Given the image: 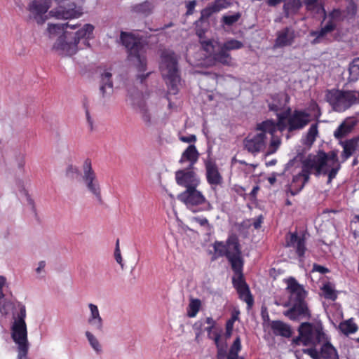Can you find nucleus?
<instances>
[{"label":"nucleus","mask_w":359,"mask_h":359,"mask_svg":"<svg viewBox=\"0 0 359 359\" xmlns=\"http://www.w3.org/2000/svg\"><path fill=\"white\" fill-rule=\"evenodd\" d=\"M47 29L53 36L62 33L54 43L53 48L60 55L71 56L77 52L80 40L88 41L92 38L94 26L85 24L80 27V25L67 22L48 24Z\"/></svg>","instance_id":"1"},{"label":"nucleus","mask_w":359,"mask_h":359,"mask_svg":"<svg viewBox=\"0 0 359 359\" xmlns=\"http://www.w3.org/2000/svg\"><path fill=\"white\" fill-rule=\"evenodd\" d=\"M297 332L298 336L292 339V346H316L323 342L320 351L322 358L324 359H339L338 351L330 341L321 322L302 323L297 328Z\"/></svg>","instance_id":"2"},{"label":"nucleus","mask_w":359,"mask_h":359,"mask_svg":"<svg viewBox=\"0 0 359 359\" xmlns=\"http://www.w3.org/2000/svg\"><path fill=\"white\" fill-rule=\"evenodd\" d=\"M226 257L234 273L232 277L233 286L236 290L239 298L246 302L249 307H252L254 299L243 275L244 261L238 238L236 236H230L226 240Z\"/></svg>","instance_id":"3"},{"label":"nucleus","mask_w":359,"mask_h":359,"mask_svg":"<svg viewBox=\"0 0 359 359\" xmlns=\"http://www.w3.org/2000/svg\"><path fill=\"white\" fill-rule=\"evenodd\" d=\"M277 122L273 120H266L262 122L261 128L266 129L269 134L280 132L287 130L289 133L296 130H300L304 128L311 121V115L304 110L294 109L291 112V109L277 114Z\"/></svg>","instance_id":"4"},{"label":"nucleus","mask_w":359,"mask_h":359,"mask_svg":"<svg viewBox=\"0 0 359 359\" xmlns=\"http://www.w3.org/2000/svg\"><path fill=\"white\" fill-rule=\"evenodd\" d=\"M286 290L290 295L292 306L283 312V315L290 320L297 321L301 319L309 320L311 313L305 301L306 292L303 286L299 284L293 277L285 280Z\"/></svg>","instance_id":"5"},{"label":"nucleus","mask_w":359,"mask_h":359,"mask_svg":"<svg viewBox=\"0 0 359 359\" xmlns=\"http://www.w3.org/2000/svg\"><path fill=\"white\" fill-rule=\"evenodd\" d=\"M120 39L125 46L128 53V60L135 62L140 72H143L147 68L145 57V46L140 36L129 32H121Z\"/></svg>","instance_id":"6"},{"label":"nucleus","mask_w":359,"mask_h":359,"mask_svg":"<svg viewBox=\"0 0 359 359\" xmlns=\"http://www.w3.org/2000/svg\"><path fill=\"white\" fill-rule=\"evenodd\" d=\"M159 69L168 88V93L176 95L179 91L180 76L177 67V60L174 52L163 50L161 55Z\"/></svg>","instance_id":"7"},{"label":"nucleus","mask_w":359,"mask_h":359,"mask_svg":"<svg viewBox=\"0 0 359 359\" xmlns=\"http://www.w3.org/2000/svg\"><path fill=\"white\" fill-rule=\"evenodd\" d=\"M356 13L357 8L354 4L347 7L346 10H341L339 8L333 9L328 14L329 20L324 27L320 30H312L310 32V36L315 37L311 41V44L316 45L320 43L323 38L336 29L337 22H342L345 20H349L353 19Z\"/></svg>","instance_id":"8"},{"label":"nucleus","mask_w":359,"mask_h":359,"mask_svg":"<svg viewBox=\"0 0 359 359\" xmlns=\"http://www.w3.org/2000/svg\"><path fill=\"white\" fill-rule=\"evenodd\" d=\"M57 6L50 11V15L57 19H71L83 13L85 0H55Z\"/></svg>","instance_id":"9"},{"label":"nucleus","mask_w":359,"mask_h":359,"mask_svg":"<svg viewBox=\"0 0 359 359\" xmlns=\"http://www.w3.org/2000/svg\"><path fill=\"white\" fill-rule=\"evenodd\" d=\"M261 124L262 123L257 125V132L249 133L243 140L244 149L254 156L264 150L266 146V134H269L268 130L261 128Z\"/></svg>","instance_id":"10"},{"label":"nucleus","mask_w":359,"mask_h":359,"mask_svg":"<svg viewBox=\"0 0 359 359\" xmlns=\"http://www.w3.org/2000/svg\"><path fill=\"white\" fill-rule=\"evenodd\" d=\"M203 49L212 55V59L224 65L229 66L232 62V57L227 50L218 41L214 40L201 41Z\"/></svg>","instance_id":"11"},{"label":"nucleus","mask_w":359,"mask_h":359,"mask_svg":"<svg viewBox=\"0 0 359 359\" xmlns=\"http://www.w3.org/2000/svg\"><path fill=\"white\" fill-rule=\"evenodd\" d=\"M325 160V158H320L318 154L313 156L309 155L303 160L302 162V172L305 175V180H309L311 174H313L316 177L326 175Z\"/></svg>","instance_id":"12"},{"label":"nucleus","mask_w":359,"mask_h":359,"mask_svg":"<svg viewBox=\"0 0 359 359\" xmlns=\"http://www.w3.org/2000/svg\"><path fill=\"white\" fill-rule=\"evenodd\" d=\"M83 180L85 182L87 189L102 202L101 189L99 182L97 179L96 173L92 168V162L90 158H86L82 166Z\"/></svg>","instance_id":"13"},{"label":"nucleus","mask_w":359,"mask_h":359,"mask_svg":"<svg viewBox=\"0 0 359 359\" xmlns=\"http://www.w3.org/2000/svg\"><path fill=\"white\" fill-rule=\"evenodd\" d=\"M333 109L338 112L344 111L357 102L355 91L337 90L330 97Z\"/></svg>","instance_id":"14"},{"label":"nucleus","mask_w":359,"mask_h":359,"mask_svg":"<svg viewBox=\"0 0 359 359\" xmlns=\"http://www.w3.org/2000/svg\"><path fill=\"white\" fill-rule=\"evenodd\" d=\"M50 6V0L31 1L27 8L29 13V18L35 20L37 24L43 25L47 20L46 14Z\"/></svg>","instance_id":"15"},{"label":"nucleus","mask_w":359,"mask_h":359,"mask_svg":"<svg viewBox=\"0 0 359 359\" xmlns=\"http://www.w3.org/2000/svg\"><path fill=\"white\" fill-rule=\"evenodd\" d=\"M11 337L18 344V351L28 353L29 344L26 324L13 323L11 327Z\"/></svg>","instance_id":"16"},{"label":"nucleus","mask_w":359,"mask_h":359,"mask_svg":"<svg viewBox=\"0 0 359 359\" xmlns=\"http://www.w3.org/2000/svg\"><path fill=\"white\" fill-rule=\"evenodd\" d=\"M175 180L178 185L185 187L186 189L197 188L200 183L197 175L191 168L176 171Z\"/></svg>","instance_id":"17"},{"label":"nucleus","mask_w":359,"mask_h":359,"mask_svg":"<svg viewBox=\"0 0 359 359\" xmlns=\"http://www.w3.org/2000/svg\"><path fill=\"white\" fill-rule=\"evenodd\" d=\"M177 198L187 205L194 206L206 203L208 206V210L212 209L210 203L206 201L205 197L196 188L186 189L180 194Z\"/></svg>","instance_id":"18"},{"label":"nucleus","mask_w":359,"mask_h":359,"mask_svg":"<svg viewBox=\"0 0 359 359\" xmlns=\"http://www.w3.org/2000/svg\"><path fill=\"white\" fill-rule=\"evenodd\" d=\"M286 246L292 248L299 259L305 256L307 250L304 234L299 235L297 231L289 232L285 237Z\"/></svg>","instance_id":"19"},{"label":"nucleus","mask_w":359,"mask_h":359,"mask_svg":"<svg viewBox=\"0 0 359 359\" xmlns=\"http://www.w3.org/2000/svg\"><path fill=\"white\" fill-rule=\"evenodd\" d=\"M205 175L208 183L212 189L217 186L221 185L223 182V178L215 162L212 161H207L205 163Z\"/></svg>","instance_id":"20"},{"label":"nucleus","mask_w":359,"mask_h":359,"mask_svg":"<svg viewBox=\"0 0 359 359\" xmlns=\"http://www.w3.org/2000/svg\"><path fill=\"white\" fill-rule=\"evenodd\" d=\"M295 38L296 34L294 29L286 27L277 32L274 46L276 48L290 46L294 43Z\"/></svg>","instance_id":"21"},{"label":"nucleus","mask_w":359,"mask_h":359,"mask_svg":"<svg viewBox=\"0 0 359 359\" xmlns=\"http://www.w3.org/2000/svg\"><path fill=\"white\" fill-rule=\"evenodd\" d=\"M339 144L343 148V151L341 154L342 162H345L356 151L359 144V135L348 140L340 141Z\"/></svg>","instance_id":"22"},{"label":"nucleus","mask_w":359,"mask_h":359,"mask_svg":"<svg viewBox=\"0 0 359 359\" xmlns=\"http://www.w3.org/2000/svg\"><path fill=\"white\" fill-rule=\"evenodd\" d=\"M270 327L276 336L290 338L293 334L291 325L282 320H272L270 323Z\"/></svg>","instance_id":"23"},{"label":"nucleus","mask_w":359,"mask_h":359,"mask_svg":"<svg viewBox=\"0 0 359 359\" xmlns=\"http://www.w3.org/2000/svg\"><path fill=\"white\" fill-rule=\"evenodd\" d=\"M88 307L90 310V316L88 318V323L96 330L102 332L103 320L100 315L98 308L93 304H89Z\"/></svg>","instance_id":"24"},{"label":"nucleus","mask_w":359,"mask_h":359,"mask_svg":"<svg viewBox=\"0 0 359 359\" xmlns=\"http://www.w3.org/2000/svg\"><path fill=\"white\" fill-rule=\"evenodd\" d=\"M198 157L199 153L196 149V146L190 144L182 153L180 163H183L185 161H189V168H193L194 165L198 161Z\"/></svg>","instance_id":"25"},{"label":"nucleus","mask_w":359,"mask_h":359,"mask_svg":"<svg viewBox=\"0 0 359 359\" xmlns=\"http://www.w3.org/2000/svg\"><path fill=\"white\" fill-rule=\"evenodd\" d=\"M355 124L356 122L355 121L351 118L346 119L343 123H341L334 132V137L337 140H341L345 137L351 133Z\"/></svg>","instance_id":"26"},{"label":"nucleus","mask_w":359,"mask_h":359,"mask_svg":"<svg viewBox=\"0 0 359 359\" xmlns=\"http://www.w3.org/2000/svg\"><path fill=\"white\" fill-rule=\"evenodd\" d=\"M309 181L305 180V175L302 171L294 175L289 188L291 195L294 196L300 192Z\"/></svg>","instance_id":"27"},{"label":"nucleus","mask_w":359,"mask_h":359,"mask_svg":"<svg viewBox=\"0 0 359 359\" xmlns=\"http://www.w3.org/2000/svg\"><path fill=\"white\" fill-rule=\"evenodd\" d=\"M302 7L300 0H284L283 12L286 18L296 14Z\"/></svg>","instance_id":"28"},{"label":"nucleus","mask_w":359,"mask_h":359,"mask_svg":"<svg viewBox=\"0 0 359 359\" xmlns=\"http://www.w3.org/2000/svg\"><path fill=\"white\" fill-rule=\"evenodd\" d=\"M154 9L153 4L149 1L135 4L131 7V11L134 13L143 16H148L151 14Z\"/></svg>","instance_id":"29"},{"label":"nucleus","mask_w":359,"mask_h":359,"mask_svg":"<svg viewBox=\"0 0 359 359\" xmlns=\"http://www.w3.org/2000/svg\"><path fill=\"white\" fill-rule=\"evenodd\" d=\"M339 330L345 335L348 336L351 334L355 333L358 330V325L354 323L353 318L341 322L339 325Z\"/></svg>","instance_id":"30"},{"label":"nucleus","mask_w":359,"mask_h":359,"mask_svg":"<svg viewBox=\"0 0 359 359\" xmlns=\"http://www.w3.org/2000/svg\"><path fill=\"white\" fill-rule=\"evenodd\" d=\"M6 278L0 276V313L2 315H7L11 306V303L6 302L4 294L3 293V287L6 283Z\"/></svg>","instance_id":"31"},{"label":"nucleus","mask_w":359,"mask_h":359,"mask_svg":"<svg viewBox=\"0 0 359 359\" xmlns=\"http://www.w3.org/2000/svg\"><path fill=\"white\" fill-rule=\"evenodd\" d=\"M101 86L100 88V92L103 97H104L107 94L106 89L108 88L109 90V94L112 92L113 90V83L111 81V74L109 72H105L102 75L101 80Z\"/></svg>","instance_id":"32"},{"label":"nucleus","mask_w":359,"mask_h":359,"mask_svg":"<svg viewBox=\"0 0 359 359\" xmlns=\"http://www.w3.org/2000/svg\"><path fill=\"white\" fill-rule=\"evenodd\" d=\"M350 81H356L359 79V57L354 58L348 67Z\"/></svg>","instance_id":"33"},{"label":"nucleus","mask_w":359,"mask_h":359,"mask_svg":"<svg viewBox=\"0 0 359 359\" xmlns=\"http://www.w3.org/2000/svg\"><path fill=\"white\" fill-rule=\"evenodd\" d=\"M242 348L241 341L240 337H237L231 344L229 353L230 355L229 359H245L243 356H239L238 353Z\"/></svg>","instance_id":"34"},{"label":"nucleus","mask_w":359,"mask_h":359,"mask_svg":"<svg viewBox=\"0 0 359 359\" xmlns=\"http://www.w3.org/2000/svg\"><path fill=\"white\" fill-rule=\"evenodd\" d=\"M201 308V301L199 299L191 298L187 307V316L194 318Z\"/></svg>","instance_id":"35"},{"label":"nucleus","mask_w":359,"mask_h":359,"mask_svg":"<svg viewBox=\"0 0 359 359\" xmlns=\"http://www.w3.org/2000/svg\"><path fill=\"white\" fill-rule=\"evenodd\" d=\"M318 135V123L312 124L308 130L304 144L311 146L316 140Z\"/></svg>","instance_id":"36"},{"label":"nucleus","mask_w":359,"mask_h":359,"mask_svg":"<svg viewBox=\"0 0 359 359\" xmlns=\"http://www.w3.org/2000/svg\"><path fill=\"white\" fill-rule=\"evenodd\" d=\"M318 154L320 158H325L326 159L325 165H327L329 161L332 162V165H336L337 163H339L337 151H331L329 153L320 151L318 152Z\"/></svg>","instance_id":"37"},{"label":"nucleus","mask_w":359,"mask_h":359,"mask_svg":"<svg viewBox=\"0 0 359 359\" xmlns=\"http://www.w3.org/2000/svg\"><path fill=\"white\" fill-rule=\"evenodd\" d=\"M221 45L222 46H224V48L226 50H227L229 52L230 50L241 49L244 46L243 42H241L238 40L234 39H231L229 40H227L226 41H225L224 43H222Z\"/></svg>","instance_id":"38"},{"label":"nucleus","mask_w":359,"mask_h":359,"mask_svg":"<svg viewBox=\"0 0 359 359\" xmlns=\"http://www.w3.org/2000/svg\"><path fill=\"white\" fill-rule=\"evenodd\" d=\"M321 289L323 292L324 297L325 299H330L332 301L337 299V294L330 283L324 284Z\"/></svg>","instance_id":"39"},{"label":"nucleus","mask_w":359,"mask_h":359,"mask_svg":"<svg viewBox=\"0 0 359 359\" xmlns=\"http://www.w3.org/2000/svg\"><path fill=\"white\" fill-rule=\"evenodd\" d=\"M241 17V13L237 12L231 15H223L221 22L225 25L232 26L240 20Z\"/></svg>","instance_id":"40"},{"label":"nucleus","mask_w":359,"mask_h":359,"mask_svg":"<svg viewBox=\"0 0 359 359\" xmlns=\"http://www.w3.org/2000/svg\"><path fill=\"white\" fill-rule=\"evenodd\" d=\"M19 311L16 315H14L15 321L14 323L18 324H26V309L25 306L21 304H18Z\"/></svg>","instance_id":"41"},{"label":"nucleus","mask_w":359,"mask_h":359,"mask_svg":"<svg viewBox=\"0 0 359 359\" xmlns=\"http://www.w3.org/2000/svg\"><path fill=\"white\" fill-rule=\"evenodd\" d=\"M86 336L89 341V344L92 346V348L97 352L100 353L101 346L97 339V338L89 331L86 332Z\"/></svg>","instance_id":"42"},{"label":"nucleus","mask_w":359,"mask_h":359,"mask_svg":"<svg viewBox=\"0 0 359 359\" xmlns=\"http://www.w3.org/2000/svg\"><path fill=\"white\" fill-rule=\"evenodd\" d=\"M226 242L224 243L222 241H215L213 244V248L217 257H226Z\"/></svg>","instance_id":"43"},{"label":"nucleus","mask_w":359,"mask_h":359,"mask_svg":"<svg viewBox=\"0 0 359 359\" xmlns=\"http://www.w3.org/2000/svg\"><path fill=\"white\" fill-rule=\"evenodd\" d=\"M275 134L276 133L270 134L271 136V140L269 145L270 154L275 153L277 151L281 142L280 137L276 136Z\"/></svg>","instance_id":"44"},{"label":"nucleus","mask_w":359,"mask_h":359,"mask_svg":"<svg viewBox=\"0 0 359 359\" xmlns=\"http://www.w3.org/2000/svg\"><path fill=\"white\" fill-rule=\"evenodd\" d=\"M210 6L215 13H217L227 7V2L226 0H215Z\"/></svg>","instance_id":"45"},{"label":"nucleus","mask_w":359,"mask_h":359,"mask_svg":"<svg viewBox=\"0 0 359 359\" xmlns=\"http://www.w3.org/2000/svg\"><path fill=\"white\" fill-rule=\"evenodd\" d=\"M341 168L340 163H337L336 165H333V167L330 170H327V174L328 177L327 183H330L333 179H334Z\"/></svg>","instance_id":"46"},{"label":"nucleus","mask_w":359,"mask_h":359,"mask_svg":"<svg viewBox=\"0 0 359 359\" xmlns=\"http://www.w3.org/2000/svg\"><path fill=\"white\" fill-rule=\"evenodd\" d=\"M302 352L305 354L309 355L312 359L320 358V354L317 349L316 348V346H313V347L309 348H304L302 350Z\"/></svg>","instance_id":"47"},{"label":"nucleus","mask_w":359,"mask_h":359,"mask_svg":"<svg viewBox=\"0 0 359 359\" xmlns=\"http://www.w3.org/2000/svg\"><path fill=\"white\" fill-rule=\"evenodd\" d=\"M83 107L85 108L86 116L88 123L90 126V130H93V121L90 115V111H89L88 106V100L86 98L84 99Z\"/></svg>","instance_id":"48"},{"label":"nucleus","mask_w":359,"mask_h":359,"mask_svg":"<svg viewBox=\"0 0 359 359\" xmlns=\"http://www.w3.org/2000/svg\"><path fill=\"white\" fill-rule=\"evenodd\" d=\"M215 13L211 6L208 5L201 11V20H208L212 14Z\"/></svg>","instance_id":"49"},{"label":"nucleus","mask_w":359,"mask_h":359,"mask_svg":"<svg viewBox=\"0 0 359 359\" xmlns=\"http://www.w3.org/2000/svg\"><path fill=\"white\" fill-rule=\"evenodd\" d=\"M216 358L217 359H229L230 355L226 351V346H224L222 348H219V349H217V354H216ZM242 359V358H241Z\"/></svg>","instance_id":"50"},{"label":"nucleus","mask_w":359,"mask_h":359,"mask_svg":"<svg viewBox=\"0 0 359 359\" xmlns=\"http://www.w3.org/2000/svg\"><path fill=\"white\" fill-rule=\"evenodd\" d=\"M311 272H318L321 274H325L327 273H329L330 270L328 268L325 266L314 263L313 264Z\"/></svg>","instance_id":"51"},{"label":"nucleus","mask_w":359,"mask_h":359,"mask_svg":"<svg viewBox=\"0 0 359 359\" xmlns=\"http://www.w3.org/2000/svg\"><path fill=\"white\" fill-rule=\"evenodd\" d=\"M114 257H115V259L116 261L121 266H123L122 264V257H121V250H120V248H119V239H117L116 240V248H115V251H114Z\"/></svg>","instance_id":"52"},{"label":"nucleus","mask_w":359,"mask_h":359,"mask_svg":"<svg viewBox=\"0 0 359 359\" xmlns=\"http://www.w3.org/2000/svg\"><path fill=\"white\" fill-rule=\"evenodd\" d=\"M196 6V0L189 1L188 4H187L186 15H192L194 13V8H195Z\"/></svg>","instance_id":"53"},{"label":"nucleus","mask_w":359,"mask_h":359,"mask_svg":"<svg viewBox=\"0 0 359 359\" xmlns=\"http://www.w3.org/2000/svg\"><path fill=\"white\" fill-rule=\"evenodd\" d=\"M233 327V320H228L226 323V335L229 337L231 335Z\"/></svg>","instance_id":"54"},{"label":"nucleus","mask_w":359,"mask_h":359,"mask_svg":"<svg viewBox=\"0 0 359 359\" xmlns=\"http://www.w3.org/2000/svg\"><path fill=\"white\" fill-rule=\"evenodd\" d=\"M180 141L186 143L195 142L196 141V137L195 135H190L189 136H181L180 137Z\"/></svg>","instance_id":"55"},{"label":"nucleus","mask_w":359,"mask_h":359,"mask_svg":"<svg viewBox=\"0 0 359 359\" xmlns=\"http://www.w3.org/2000/svg\"><path fill=\"white\" fill-rule=\"evenodd\" d=\"M220 334L218 332H214L213 337H210V338L212 339L215 341V344L217 347V349H219V348L224 347V346H222L220 344L219 340H220Z\"/></svg>","instance_id":"56"},{"label":"nucleus","mask_w":359,"mask_h":359,"mask_svg":"<svg viewBox=\"0 0 359 359\" xmlns=\"http://www.w3.org/2000/svg\"><path fill=\"white\" fill-rule=\"evenodd\" d=\"M196 222H197L198 224H199L201 226H206V225H209V222H208V220L207 219V218L205 217H194L193 219Z\"/></svg>","instance_id":"57"},{"label":"nucleus","mask_w":359,"mask_h":359,"mask_svg":"<svg viewBox=\"0 0 359 359\" xmlns=\"http://www.w3.org/2000/svg\"><path fill=\"white\" fill-rule=\"evenodd\" d=\"M142 119L145 123H151V116L147 110H144L142 113Z\"/></svg>","instance_id":"58"},{"label":"nucleus","mask_w":359,"mask_h":359,"mask_svg":"<svg viewBox=\"0 0 359 359\" xmlns=\"http://www.w3.org/2000/svg\"><path fill=\"white\" fill-rule=\"evenodd\" d=\"M78 172V169L73 166V165H69L67 169V175H69L70 173H77Z\"/></svg>","instance_id":"59"},{"label":"nucleus","mask_w":359,"mask_h":359,"mask_svg":"<svg viewBox=\"0 0 359 359\" xmlns=\"http://www.w3.org/2000/svg\"><path fill=\"white\" fill-rule=\"evenodd\" d=\"M281 2H284V0H268L267 4L270 6H276Z\"/></svg>","instance_id":"60"},{"label":"nucleus","mask_w":359,"mask_h":359,"mask_svg":"<svg viewBox=\"0 0 359 359\" xmlns=\"http://www.w3.org/2000/svg\"><path fill=\"white\" fill-rule=\"evenodd\" d=\"M45 266H46V262L44 261H41L39 263V266L36 269V273H39L44 269Z\"/></svg>","instance_id":"61"},{"label":"nucleus","mask_w":359,"mask_h":359,"mask_svg":"<svg viewBox=\"0 0 359 359\" xmlns=\"http://www.w3.org/2000/svg\"><path fill=\"white\" fill-rule=\"evenodd\" d=\"M150 73L146 74H140L137 76V79L140 80V83H143L145 79L149 76Z\"/></svg>","instance_id":"62"},{"label":"nucleus","mask_w":359,"mask_h":359,"mask_svg":"<svg viewBox=\"0 0 359 359\" xmlns=\"http://www.w3.org/2000/svg\"><path fill=\"white\" fill-rule=\"evenodd\" d=\"M205 323L212 327H215V321L211 317L206 318Z\"/></svg>","instance_id":"63"},{"label":"nucleus","mask_w":359,"mask_h":359,"mask_svg":"<svg viewBox=\"0 0 359 359\" xmlns=\"http://www.w3.org/2000/svg\"><path fill=\"white\" fill-rule=\"evenodd\" d=\"M27 353H28L18 351L17 359H27Z\"/></svg>","instance_id":"64"}]
</instances>
